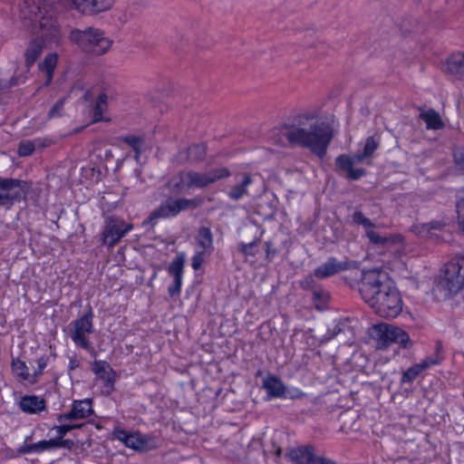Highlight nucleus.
Wrapping results in <instances>:
<instances>
[{
    "mask_svg": "<svg viewBox=\"0 0 464 464\" xmlns=\"http://www.w3.org/2000/svg\"><path fill=\"white\" fill-rule=\"evenodd\" d=\"M57 7L53 0H20L18 18L22 26L36 36L25 53V63L33 65L44 47H52L61 39L56 21Z\"/></svg>",
    "mask_w": 464,
    "mask_h": 464,
    "instance_id": "1",
    "label": "nucleus"
},
{
    "mask_svg": "<svg viewBox=\"0 0 464 464\" xmlns=\"http://www.w3.org/2000/svg\"><path fill=\"white\" fill-rule=\"evenodd\" d=\"M276 141L285 146L286 143L309 149L323 158L333 139L332 127L314 114L304 113L295 117L289 124L276 130Z\"/></svg>",
    "mask_w": 464,
    "mask_h": 464,
    "instance_id": "2",
    "label": "nucleus"
},
{
    "mask_svg": "<svg viewBox=\"0 0 464 464\" xmlns=\"http://www.w3.org/2000/svg\"><path fill=\"white\" fill-rule=\"evenodd\" d=\"M359 291L363 300L382 317L394 318L402 310L399 291L387 274L380 269L362 272Z\"/></svg>",
    "mask_w": 464,
    "mask_h": 464,
    "instance_id": "3",
    "label": "nucleus"
},
{
    "mask_svg": "<svg viewBox=\"0 0 464 464\" xmlns=\"http://www.w3.org/2000/svg\"><path fill=\"white\" fill-rule=\"evenodd\" d=\"M70 38L87 52L98 55L108 52L112 45V40L107 37L102 30L94 27L72 30Z\"/></svg>",
    "mask_w": 464,
    "mask_h": 464,
    "instance_id": "4",
    "label": "nucleus"
},
{
    "mask_svg": "<svg viewBox=\"0 0 464 464\" xmlns=\"http://www.w3.org/2000/svg\"><path fill=\"white\" fill-rule=\"evenodd\" d=\"M179 183L188 188H205L215 182L228 178L230 171L228 169L222 167L211 169L208 172H198L188 170L179 173Z\"/></svg>",
    "mask_w": 464,
    "mask_h": 464,
    "instance_id": "5",
    "label": "nucleus"
},
{
    "mask_svg": "<svg viewBox=\"0 0 464 464\" xmlns=\"http://www.w3.org/2000/svg\"><path fill=\"white\" fill-rule=\"evenodd\" d=\"M113 436L126 447L141 452L150 451L159 447V440L155 436L140 431L129 432L116 428L113 430Z\"/></svg>",
    "mask_w": 464,
    "mask_h": 464,
    "instance_id": "6",
    "label": "nucleus"
},
{
    "mask_svg": "<svg viewBox=\"0 0 464 464\" xmlns=\"http://www.w3.org/2000/svg\"><path fill=\"white\" fill-rule=\"evenodd\" d=\"M201 203L198 198H168L160 204V206L153 210L147 219L143 221V225L150 224L153 220L158 218H167L177 216L180 211L188 208H196Z\"/></svg>",
    "mask_w": 464,
    "mask_h": 464,
    "instance_id": "7",
    "label": "nucleus"
},
{
    "mask_svg": "<svg viewBox=\"0 0 464 464\" xmlns=\"http://www.w3.org/2000/svg\"><path fill=\"white\" fill-rule=\"evenodd\" d=\"M373 336L380 349L387 347L391 343H399L403 348L411 346L409 334L402 329L388 324H381L373 328Z\"/></svg>",
    "mask_w": 464,
    "mask_h": 464,
    "instance_id": "8",
    "label": "nucleus"
},
{
    "mask_svg": "<svg viewBox=\"0 0 464 464\" xmlns=\"http://www.w3.org/2000/svg\"><path fill=\"white\" fill-rule=\"evenodd\" d=\"M63 7L85 16H95L111 11L116 0H57Z\"/></svg>",
    "mask_w": 464,
    "mask_h": 464,
    "instance_id": "9",
    "label": "nucleus"
},
{
    "mask_svg": "<svg viewBox=\"0 0 464 464\" xmlns=\"http://www.w3.org/2000/svg\"><path fill=\"white\" fill-rule=\"evenodd\" d=\"M25 183L14 179L0 178V207L10 208L25 195Z\"/></svg>",
    "mask_w": 464,
    "mask_h": 464,
    "instance_id": "10",
    "label": "nucleus"
},
{
    "mask_svg": "<svg viewBox=\"0 0 464 464\" xmlns=\"http://www.w3.org/2000/svg\"><path fill=\"white\" fill-rule=\"evenodd\" d=\"M93 314L92 310L72 323V330L70 336L73 343L85 350L92 349L88 338V334L93 332L92 324Z\"/></svg>",
    "mask_w": 464,
    "mask_h": 464,
    "instance_id": "11",
    "label": "nucleus"
},
{
    "mask_svg": "<svg viewBox=\"0 0 464 464\" xmlns=\"http://www.w3.org/2000/svg\"><path fill=\"white\" fill-rule=\"evenodd\" d=\"M441 284L450 295H455L464 287V266L456 257L446 265Z\"/></svg>",
    "mask_w": 464,
    "mask_h": 464,
    "instance_id": "12",
    "label": "nucleus"
},
{
    "mask_svg": "<svg viewBox=\"0 0 464 464\" xmlns=\"http://www.w3.org/2000/svg\"><path fill=\"white\" fill-rule=\"evenodd\" d=\"M132 227L131 224H127L121 219L108 218L102 230V243L113 247Z\"/></svg>",
    "mask_w": 464,
    "mask_h": 464,
    "instance_id": "13",
    "label": "nucleus"
},
{
    "mask_svg": "<svg viewBox=\"0 0 464 464\" xmlns=\"http://www.w3.org/2000/svg\"><path fill=\"white\" fill-rule=\"evenodd\" d=\"M367 158L363 153H357L353 156L345 154L336 158L335 164L341 170L346 173V178L352 180H357L365 175L363 169H354L353 166L363 162Z\"/></svg>",
    "mask_w": 464,
    "mask_h": 464,
    "instance_id": "14",
    "label": "nucleus"
},
{
    "mask_svg": "<svg viewBox=\"0 0 464 464\" xmlns=\"http://www.w3.org/2000/svg\"><path fill=\"white\" fill-rule=\"evenodd\" d=\"M236 183L227 191V196L234 201L241 200L248 196V187L253 183L252 176L246 172H240L235 176Z\"/></svg>",
    "mask_w": 464,
    "mask_h": 464,
    "instance_id": "15",
    "label": "nucleus"
},
{
    "mask_svg": "<svg viewBox=\"0 0 464 464\" xmlns=\"http://www.w3.org/2000/svg\"><path fill=\"white\" fill-rule=\"evenodd\" d=\"M92 411L91 400L77 401L73 402L71 411L58 416V420L62 422L84 419L92 415Z\"/></svg>",
    "mask_w": 464,
    "mask_h": 464,
    "instance_id": "16",
    "label": "nucleus"
},
{
    "mask_svg": "<svg viewBox=\"0 0 464 464\" xmlns=\"http://www.w3.org/2000/svg\"><path fill=\"white\" fill-rule=\"evenodd\" d=\"M347 268L346 261L339 262L335 257H330L314 270V276L318 278H326Z\"/></svg>",
    "mask_w": 464,
    "mask_h": 464,
    "instance_id": "17",
    "label": "nucleus"
},
{
    "mask_svg": "<svg viewBox=\"0 0 464 464\" xmlns=\"http://www.w3.org/2000/svg\"><path fill=\"white\" fill-rule=\"evenodd\" d=\"M20 409L27 414H39L45 411V401L36 395H24L19 402Z\"/></svg>",
    "mask_w": 464,
    "mask_h": 464,
    "instance_id": "18",
    "label": "nucleus"
},
{
    "mask_svg": "<svg viewBox=\"0 0 464 464\" xmlns=\"http://www.w3.org/2000/svg\"><path fill=\"white\" fill-rule=\"evenodd\" d=\"M365 235L372 245L382 247H390L402 241V237L400 234L382 236L372 228L366 230Z\"/></svg>",
    "mask_w": 464,
    "mask_h": 464,
    "instance_id": "19",
    "label": "nucleus"
},
{
    "mask_svg": "<svg viewBox=\"0 0 464 464\" xmlns=\"http://www.w3.org/2000/svg\"><path fill=\"white\" fill-rule=\"evenodd\" d=\"M263 388L270 398H284L285 396V386L282 381L275 375H267L263 379Z\"/></svg>",
    "mask_w": 464,
    "mask_h": 464,
    "instance_id": "20",
    "label": "nucleus"
},
{
    "mask_svg": "<svg viewBox=\"0 0 464 464\" xmlns=\"http://www.w3.org/2000/svg\"><path fill=\"white\" fill-rule=\"evenodd\" d=\"M92 370L102 380L105 386L112 387L115 382V372L106 361H95L92 366Z\"/></svg>",
    "mask_w": 464,
    "mask_h": 464,
    "instance_id": "21",
    "label": "nucleus"
},
{
    "mask_svg": "<svg viewBox=\"0 0 464 464\" xmlns=\"http://www.w3.org/2000/svg\"><path fill=\"white\" fill-rule=\"evenodd\" d=\"M445 70L458 79H464V52L451 54L446 61Z\"/></svg>",
    "mask_w": 464,
    "mask_h": 464,
    "instance_id": "22",
    "label": "nucleus"
},
{
    "mask_svg": "<svg viewBox=\"0 0 464 464\" xmlns=\"http://www.w3.org/2000/svg\"><path fill=\"white\" fill-rule=\"evenodd\" d=\"M314 453L312 445L293 449L287 454L288 459L296 464H309Z\"/></svg>",
    "mask_w": 464,
    "mask_h": 464,
    "instance_id": "23",
    "label": "nucleus"
},
{
    "mask_svg": "<svg viewBox=\"0 0 464 464\" xmlns=\"http://www.w3.org/2000/svg\"><path fill=\"white\" fill-rule=\"evenodd\" d=\"M63 441L60 440L51 439L48 440H41L36 443L24 446L20 451L22 453L42 452L57 448H61Z\"/></svg>",
    "mask_w": 464,
    "mask_h": 464,
    "instance_id": "24",
    "label": "nucleus"
},
{
    "mask_svg": "<svg viewBox=\"0 0 464 464\" xmlns=\"http://www.w3.org/2000/svg\"><path fill=\"white\" fill-rule=\"evenodd\" d=\"M420 118L426 123L428 130H441L444 128V122L440 115L434 109L422 110Z\"/></svg>",
    "mask_w": 464,
    "mask_h": 464,
    "instance_id": "25",
    "label": "nucleus"
},
{
    "mask_svg": "<svg viewBox=\"0 0 464 464\" xmlns=\"http://www.w3.org/2000/svg\"><path fill=\"white\" fill-rule=\"evenodd\" d=\"M12 372L19 382L34 384V377H32V373L28 372V367L24 361L20 359L13 360Z\"/></svg>",
    "mask_w": 464,
    "mask_h": 464,
    "instance_id": "26",
    "label": "nucleus"
},
{
    "mask_svg": "<svg viewBox=\"0 0 464 464\" xmlns=\"http://www.w3.org/2000/svg\"><path fill=\"white\" fill-rule=\"evenodd\" d=\"M197 242L198 246L201 247V250L208 252V254L213 249V237L212 233L208 227H202L199 228Z\"/></svg>",
    "mask_w": 464,
    "mask_h": 464,
    "instance_id": "27",
    "label": "nucleus"
},
{
    "mask_svg": "<svg viewBox=\"0 0 464 464\" xmlns=\"http://www.w3.org/2000/svg\"><path fill=\"white\" fill-rule=\"evenodd\" d=\"M185 254H179L169 264L168 267V272L173 278H182L184 272V265H185Z\"/></svg>",
    "mask_w": 464,
    "mask_h": 464,
    "instance_id": "28",
    "label": "nucleus"
},
{
    "mask_svg": "<svg viewBox=\"0 0 464 464\" xmlns=\"http://www.w3.org/2000/svg\"><path fill=\"white\" fill-rule=\"evenodd\" d=\"M187 159L191 163L201 161L205 159L207 154V148L204 144H194L188 148Z\"/></svg>",
    "mask_w": 464,
    "mask_h": 464,
    "instance_id": "29",
    "label": "nucleus"
},
{
    "mask_svg": "<svg viewBox=\"0 0 464 464\" xmlns=\"http://www.w3.org/2000/svg\"><path fill=\"white\" fill-rule=\"evenodd\" d=\"M57 63V55L48 54L44 61L39 64L40 70L46 75V83H50L53 78V72Z\"/></svg>",
    "mask_w": 464,
    "mask_h": 464,
    "instance_id": "30",
    "label": "nucleus"
},
{
    "mask_svg": "<svg viewBox=\"0 0 464 464\" xmlns=\"http://www.w3.org/2000/svg\"><path fill=\"white\" fill-rule=\"evenodd\" d=\"M122 140L128 144L135 152V160H139L140 154L142 153L145 143L143 139L136 136H127L122 139Z\"/></svg>",
    "mask_w": 464,
    "mask_h": 464,
    "instance_id": "31",
    "label": "nucleus"
},
{
    "mask_svg": "<svg viewBox=\"0 0 464 464\" xmlns=\"http://www.w3.org/2000/svg\"><path fill=\"white\" fill-rule=\"evenodd\" d=\"M424 370L426 369L424 368L421 362L420 363L412 365L403 372L401 379V383H410L413 382L418 377V375Z\"/></svg>",
    "mask_w": 464,
    "mask_h": 464,
    "instance_id": "32",
    "label": "nucleus"
},
{
    "mask_svg": "<svg viewBox=\"0 0 464 464\" xmlns=\"http://www.w3.org/2000/svg\"><path fill=\"white\" fill-rule=\"evenodd\" d=\"M107 103H108V95L104 92L101 93L98 97V100L96 102V105H95V108H94V119L93 121L96 122V121H101L103 120L102 118V113L106 111L107 109Z\"/></svg>",
    "mask_w": 464,
    "mask_h": 464,
    "instance_id": "33",
    "label": "nucleus"
},
{
    "mask_svg": "<svg viewBox=\"0 0 464 464\" xmlns=\"http://www.w3.org/2000/svg\"><path fill=\"white\" fill-rule=\"evenodd\" d=\"M352 218L353 223L362 226L366 230L374 227V224L361 211H355L353 214Z\"/></svg>",
    "mask_w": 464,
    "mask_h": 464,
    "instance_id": "34",
    "label": "nucleus"
},
{
    "mask_svg": "<svg viewBox=\"0 0 464 464\" xmlns=\"http://www.w3.org/2000/svg\"><path fill=\"white\" fill-rule=\"evenodd\" d=\"M444 227V224L440 221H432L430 223H426L421 226V230L420 233L426 234L432 237L433 236L437 237V234L433 233V230H441Z\"/></svg>",
    "mask_w": 464,
    "mask_h": 464,
    "instance_id": "35",
    "label": "nucleus"
},
{
    "mask_svg": "<svg viewBox=\"0 0 464 464\" xmlns=\"http://www.w3.org/2000/svg\"><path fill=\"white\" fill-rule=\"evenodd\" d=\"M35 150L34 140H22L18 146V154L22 157L30 156Z\"/></svg>",
    "mask_w": 464,
    "mask_h": 464,
    "instance_id": "36",
    "label": "nucleus"
},
{
    "mask_svg": "<svg viewBox=\"0 0 464 464\" xmlns=\"http://www.w3.org/2000/svg\"><path fill=\"white\" fill-rule=\"evenodd\" d=\"M47 356H42L35 361L37 368L34 370V372H32V377H34V384H35L38 382L39 377L43 374L44 370L47 365Z\"/></svg>",
    "mask_w": 464,
    "mask_h": 464,
    "instance_id": "37",
    "label": "nucleus"
},
{
    "mask_svg": "<svg viewBox=\"0 0 464 464\" xmlns=\"http://www.w3.org/2000/svg\"><path fill=\"white\" fill-rule=\"evenodd\" d=\"M379 146V142L375 140L374 137H368L365 140V144L363 147V155L368 159L372 157L373 152L377 150Z\"/></svg>",
    "mask_w": 464,
    "mask_h": 464,
    "instance_id": "38",
    "label": "nucleus"
},
{
    "mask_svg": "<svg viewBox=\"0 0 464 464\" xmlns=\"http://www.w3.org/2000/svg\"><path fill=\"white\" fill-rule=\"evenodd\" d=\"M257 240H255L248 244L241 243L238 246L239 251L242 252L246 256H255L257 252Z\"/></svg>",
    "mask_w": 464,
    "mask_h": 464,
    "instance_id": "39",
    "label": "nucleus"
},
{
    "mask_svg": "<svg viewBox=\"0 0 464 464\" xmlns=\"http://www.w3.org/2000/svg\"><path fill=\"white\" fill-rule=\"evenodd\" d=\"M208 252L204 250L197 251L196 254L192 256L191 259V266L194 270H198L203 262L205 261L206 255Z\"/></svg>",
    "mask_w": 464,
    "mask_h": 464,
    "instance_id": "40",
    "label": "nucleus"
},
{
    "mask_svg": "<svg viewBox=\"0 0 464 464\" xmlns=\"http://www.w3.org/2000/svg\"><path fill=\"white\" fill-rule=\"evenodd\" d=\"M81 426L82 425H60L53 427V430H55L57 432V438H55L54 440H62V439L66 435L67 432L71 431L73 429L80 428Z\"/></svg>",
    "mask_w": 464,
    "mask_h": 464,
    "instance_id": "41",
    "label": "nucleus"
},
{
    "mask_svg": "<svg viewBox=\"0 0 464 464\" xmlns=\"http://www.w3.org/2000/svg\"><path fill=\"white\" fill-rule=\"evenodd\" d=\"M444 359V355H436L435 353L430 357L425 358L421 361L425 369H428L433 365L440 363Z\"/></svg>",
    "mask_w": 464,
    "mask_h": 464,
    "instance_id": "42",
    "label": "nucleus"
},
{
    "mask_svg": "<svg viewBox=\"0 0 464 464\" xmlns=\"http://www.w3.org/2000/svg\"><path fill=\"white\" fill-rule=\"evenodd\" d=\"M181 285H182V278H177V277L173 278L172 285H170L168 288L169 294L171 296L178 295L180 292Z\"/></svg>",
    "mask_w": 464,
    "mask_h": 464,
    "instance_id": "43",
    "label": "nucleus"
},
{
    "mask_svg": "<svg viewBox=\"0 0 464 464\" xmlns=\"http://www.w3.org/2000/svg\"><path fill=\"white\" fill-rule=\"evenodd\" d=\"M63 109V101H58L48 112V118L52 119L54 117H59L62 114V111Z\"/></svg>",
    "mask_w": 464,
    "mask_h": 464,
    "instance_id": "44",
    "label": "nucleus"
},
{
    "mask_svg": "<svg viewBox=\"0 0 464 464\" xmlns=\"http://www.w3.org/2000/svg\"><path fill=\"white\" fill-rule=\"evenodd\" d=\"M457 212L459 218V225L464 233V198L459 200L457 204Z\"/></svg>",
    "mask_w": 464,
    "mask_h": 464,
    "instance_id": "45",
    "label": "nucleus"
},
{
    "mask_svg": "<svg viewBox=\"0 0 464 464\" xmlns=\"http://www.w3.org/2000/svg\"><path fill=\"white\" fill-rule=\"evenodd\" d=\"M454 160L456 165L464 170V149H458L454 151Z\"/></svg>",
    "mask_w": 464,
    "mask_h": 464,
    "instance_id": "46",
    "label": "nucleus"
},
{
    "mask_svg": "<svg viewBox=\"0 0 464 464\" xmlns=\"http://www.w3.org/2000/svg\"><path fill=\"white\" fill-rule=\"evenodd\" d=\"M346 327H347V323L345 321L338 322L337 324H335L334 325L333 329L330 330L332 332L330 338H333V337L336 336L337 334L344 332Z\"/></svg>",
    "mask_w": 464,
    "mask_h": 464,
    "instance_id": "47",
    "label": "nucleus"
},
{
    "mask_svg": "<svg viewBox=\"0 0 464 464\" xmlns=\"http://www.w3.org/2000/svg\"><path fill=\"white\" fill-rule=\"evenodd\" d=\"M309 464H337L334 460L314 453Z\"/></svg>",
    "mask_w": 464,
    "mask_h": 464,
    "instance_id": "48",
    "label": "nucleus"
},
{
    "mask_svg": "<svg viewBox=\"0 0 464 464\" xmlns=\"http://www.w3.org/2000/svg\"><path fill=\"white\" fill-rule=\"evenodd\" d=\"M266 258L268 260H272L275 256L277 254V251L276 248L273 247V244L271 242H266Z\"/></svg>",
    "mask_w": 464,
    "mask_h": 464,
    "instance_id": "49",
    "label": "nucleus"
},
{
    "mask_svg": "<svg viewBox=\"0 0 464 464\" xmlns=\"http://www.w3.org/2000/svg\"><path fill=\"white\" fill-rule=\"evenodd\" d=\"M314 283V280L313 276L309 275L300 282V285L303 289L308 290L312 288Z\"/></svg>",
    "mask_w": 464,
    "mask_h": 464,
    "instance_id": "50",
    "label": "nucleus"
},
{
    "mask_svg": "<svg viewBox=\"0 0 464 464\" xmlns=\"http://www.w3.org/2000/svg\"><path fill=\"white\" fill-rule=\"evenodd\" d=\"M35 148H45L51 144V140L48 139H36L34 140Z\"/></svg>",
    "mask_w": 464,
    "mask_h": 464,
    "instance_id": "51",
    "label": "nucleus"
},
{
    "mask_svg": "<svg viewBox=\"0 0 464 464\" xmlns=\"http://www.w3.org/2000/svg\"><path fill=\"white\" fill-rule=\"evenodd\" d=\"M436 355H443V345L440 341H437L435 343V353Z\"/></svg>",
    "mask_w": 464,
    "mask_h": 464,
    "instance_id": "52",
    "label": "nucleus"
},
{
    "mask_svg": "<svg viewBox=\"0 0 464 464\" xmlns=\"http://www.w3.org/2000/svg\"><path fill=\"white\" fill-rule=\"evenodd\" d=\"M79 364H80V363H79V362H78L77 360H75V359H72V360L70 361V362H69V366H68V367H69V370H70V371H72V370L76 369V368L79 366Z\"/></svg>",
    "mask_w": 464,
    "mask_h": 464,
    "instance_id": "53",
    "label": "nucleus"
},
{
    "mask_svg": "<svg viewBox=\"0 0 464 464\" xmlns=\"http://www.w3.org/2000/svg\"><path fill=\"white\" fill-rule=\"evenodd\" d=\"M304 396V393L302 391H300V390H295V393H294V394H292L290 397H291L292 399H301V398H303Z\"/></svg>",
    "mask_w": 464,
    "mask_h": 464,
    "instance_id": "54",
    "label": "nucleus"
},
{
    "mask_svg": "<svg viewBox=\"0 0 464 464\" xmlns=\"http://www.w3.org/2000/svg\"><path fill=\"white\" fill-rule=\"evenodd\" d=\"M10 86H11V84L8 83L6 81H3V80L0 79V90L8 88Z\"/></svg>",
    "mask_w": 464,
    "mask_h": 464,
    "instance_id": "55",
    "label": "nucleus"
},
{
    "mask_svg": "<svg viewBox=\"0 0 464 464\" xmlns=\"http://www.w3.org/2000/svg\"><path fill=\"white\" fill-rule=\"evenodd\" d=\"M456 258L460 262V264L464 266V250L456 256Z\"/></svg>",
    "mask_w": 464,
    "mask_h": 464,
    "instance_id": "56",
    "label": "nucleus"
},
{
    "mask_svg": "<svg viewBox=\"0 0 464 464\" xmlns=\"http://www.w3.org/2000/svg\"><path fill=\"white\" fill-rule=\"evenodd\" d=\"M62 441H63V445H62V447H61V448H63V447H70V445L72 444V441H71V440H63V439H62Z\"/></svg>",
    "mask_w": 464,
    "mask_h": 464,
    "instance_id": "57",
    "label": "nucleus"
},
{
    "mask_svg": "<svg viewBox=\"0 0 464 464\" xmlns=\"http://www.w3.org/2000/svg\"><path fill=\"white\" fill-rule=\"evenodd\" d=\"M276 454L277 457H280L281 454H282V449L281 448L276 449Z\"/></svg>",
    "mask_w": 464,
    "mask_h": 464,
    "instance_id": "58",
    "label": "nucleus"
},
{
    "mask_svg": "<svg viewBox=\"0 0 464 464\" xmlns=\"http://www.w3.org/2000/svg\"><path fill=\"white\" fill-rule=\"evenodd\" d=\"M314 298H320V294L318 292L314 293Z\"/></svg>",
    "mask_w": 464,
    "mask_h": 464,
    "instance_id": "59",
    "label": "nucleus"
}]
</instances>
